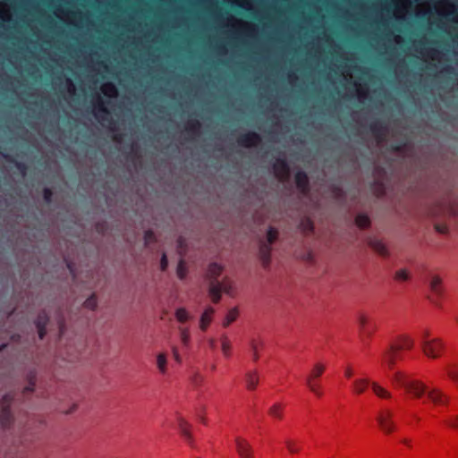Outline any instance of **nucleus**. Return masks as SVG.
Instances as JSON below:
<instances>
[{
	"label": "nucleus",
	"mask_w": 458,
	"mask_h": 458,
	"mask_svg": "<svg viewBox=\"0 0 458 458\" xmlns=\"http://www.w3.org/2000/svg\"><path fill=\"white\" fill-rule=\"evenodd\" d=\"M84 307L89 310H95L97 307V298L92 294L84 301Z\"/></svg>",
	"instance_id": "4c0bfd02"
},
{
	"label": "nucleus",
	"mask_w": 458,
	"mask_h": 458,
	"mask_svg": "<svg viewBox=\"0 0 458 458\" xmlns=\"http://www.w3.org/2000/svg\"><path fill=\"white\" fill-rule=\"evenodd\" d=\"M236 450L241 458H255L252 446L242 437L235 439Z\"/></svg>",
	"instance_id": "1a4fd4ad"
},
{
	"label": "nucleus",
	"mask_w": 458,
	"mask_h": 458,
	"mask_svg": "<svg viewBox=\"0 0 458 458\" xmlns=\"http://www.w3.org/2000/svg\"><path fill=\"white\" fill-rule=\"evenodd\" d=\"M286 447L288 451L292 454L298 453L300 451V448L296 445V444L292 440H286L285 441Z\"/></svg>",
	"instance_id": "a19ab883"
},
{
	"label": "nucleus",
	"mask_w": 458,
	"mask_h": 458,
	"mask_svg": "<svg viewBox=\"0 0 458 458\" xmlns=\"http://www.w3.org/2000/svg\"><path fill=\"white\" fill-rule=\"evenodd\" d=\"M344 375H345V377H348V378L352 377V375H353V371H352V369L350 367H347V368L345 369Z\"/></svg>",
	"instance_id": "603ef678"
},
{
	"label": "nucleus",
	"mask_w": 458,
	"mask_h": 458,
	"mask_svg": "<svg viewBox=\"0 0 458 458\" xmlns=\"http://www.w3.org/2000/svg\"><path fill=\"white\" fill-rule=\"evenodd\" d=\"M211 369H212V370H215V369H216V366H215V365H213V366L211 367Z\"/></svg>",
	"instance_id": "680f3d73"
},
{
	"label": "nucleus",
	"mask_w": 458,
	"mask_h": 458,
	"mask_svg": "<svg viewBox=\"0 0 458 458\" xmlns=\"http://www.w3.org/2000/svg\"><path fill=\"white\" fill-rule=\"evenodd\" d=\"M101 90L105 96H108V97H114L117 94V89H116L115 85L112 82L105 83L102 86Z\"/></svg>",
	"instance_id": "bb28decb"
},
{
	"label": "nucleus",
	"mask_w": 458,
	"mask_h": 458,
	"mask_svg": "<svg viewBox=\"0 0 458 458\" xmlns=\"http://www.w3.org/2000/svg\"><path fill=\"white\" fill-rule=\"evenodd\" d=\"M355 224L361 229L367 228L370 225V219L366 214H358L355 217Z\"/></svg>",
	"instance_id": "393cba45"
},
{
	"label": "nucleus",
	"mask_w": 458,
	"mask_h": 458,
	"mask_svg": "<svg viewBox=\"0 0 458 458\" xmlns=\"http://www.w3.org/2000/svg\"><path fill=\"white\" fill-rule=\"evenodd\" d=\"M441 283L442 280L438 276H433L429 282L430 290L437 297L442 295Z\"/></svg>",
	"instance_id": "6ab92c4d"
},
{
	"label": "nucleus",
	"mask_w": 458,
	"mask_h": 458,
	"mask_svg": "<svg viewBox=\"0 0 458 458\" xmlns=\"http://www.w3.org/2000/svg\"><path fill=\"white\" fill-rule=\"evenodd\" d=\"M5 347V344H3L2 346H0V352Z\"/></svg>",
	"instance_id": "bf43d9fd"
},
{
	"label": "nucleus",
	"mask_w": 458,
	"mask_h": 458,
	"mask_svg": "<svg viewBox=\"0 0 458 458\" xmlns=\"http://www.w3.org/2000/svg\"><path fill=\"white\" fill-rule=\"evenodd\" d=\"M35 381L32 377L30 378L29 385L24 387V393H31L34 391Z\"/></svg>",
	"instance_id": "de8ad7c7"
},
{
	"label": "nucleus",
	"mask_w": 458,
	"mask_h": 458,
	"mask_svg": "<svg viewBox=\"0 0 458 458\" xmlns=\"http://www.w3.org/2000/svg\"><path fill=\"white\" fill-rule=\"evenodd\" d=\"M325 369V365L322 363H316L306 378H311V380L319 379Z\"/></svg>",
	"instance_id": "412c9836"
},
{
	"label": "nucleus",
	"mask_w": 458,
	"mask_h": 458,
	"mask_svg": "<svg viewBox=\"0 0 458 458\" xmlns=\"http://www.w3.org/2000/svg\"><path fill=\"white\" fill-rule=\"evenodd\" d=\"M178 428H179V430H180L182 436L185 438V440L187 442L191 443V433L189 430V425H188L187 421L182 417L178 418Z\"/></svg>",
	"instance_id": "aec40b11"
},
{
	"label": "nucleus",
	"mask_w": 458,
	"mask_h": 458,
	"mask_svg": "<svg viewBox=\"0 0 458 458\" xmlns=\"http://www.w3.org/2000/svg\"><path fill=\"white\" fill-rule=\"evenodd\" d=\"M52 198H53V191L50 188H45L43 190V199H44V201L47 203V204H50L52 202Z\"/></svg>",
	"instance_id": "ea45409f"
},
{
	"label": "nucleus",
	"mask_w": 458,
	"mask_h": 458,
	"mask_svg": "<svg viewBox=\"0 0 458 458\" xmlns=\"http://www.w3.org/2000/svg\"><path fill=\"white\" fill-rule=\"evenodd\" d=\"M223 271L222 266L217 263H211L208 266L207 276L209 279V288L208 293L213 301V302L217 303L221 299V293L224 292L225 293H230L232 289L231 284L226 281H219L218 277L220 276Z\"/></svg>",
	"instance_id": "f03ea898"
},
{
	"label": "nucleus",
	"mask_w": 458,
	"mask_h": 458,
	"mask_svg": "<svg viewBox=\"0 0 458 458\" xmlns=\"http://www.w3.org/2000/svg\"><path fill=\"white\" fill-rule=\"evenodd\" d=\"M435 229L437 233L445 234L448 233V227L445 225H436Z\"/></svg>",
	"instance_id": "49530a36"
},
{
	"label": "nucleus",
	"mask_w": 458,
	"mask_h": 458,
	"mask_svg": "<svg viewBox=\"0 0 458 458\" xmlns=\"http://www.w3.org/2000/svg\"><path fill=\"white\" fill-rule=\"evenodd\" d=\"M221 348H222V352H223L224 355L225 357H229L230 350H231V343L225 335H223L221 336Z\"/></svg>",
	"instance_id": "2f4dec72"
},
{
	"label": "nucleus",
	"mask_w": 458,
	"mask_h": 458,
	"mask_svg": "<svg viewBox=\"0 0 458 458\" xmlns=\"http://www.w3.org/2000/svg\"><path fill=\"white\" fill-rule=\"evenodd\" d=\"M371 388L374 394L379 398L388 399L391 397L390 392L379 386L377 382H371Z\"/></svg>",
	"instance_id": "5701e85b"
},
{
	"label": "nucleus",
	"mask_w": 458,
	"mask_h": 458,
	"mask_svg": "<svg viewBox=\"0 0 458 458\" xmlns=\"http://www.w3.org/2000/svg\"><path fill=\"white\" fill-rule=\"evenodd\" d=\"M176 274H177V276L182 280L186 277L187 267H186V264L183 259L179 260L177 268H176Z\"/></svg>",
	"instance_id": "473e14b6"
},
{
	"label": "nucleus",
	"mask_w": 458,
	"mask_h": 458,
	"mask_svg": "<svg viewBox=\"0 0 458 458\" xmlns=\"http://www.w3.org/2000/svg\"><path fill=\"white\" fill-rule=\"evenodd\" d=\"M445 71H446V72H450V71H451V68H450V67H447V68L445 69Z\"/></svg>",
	"instance_id": "052dcab7"
},
{
	"label": "nucleus",
	"mask_w": 458,
	"mask_h": 458,
	"mask_svg": "<svg viewBox=\"0 0 458 458\" xmlns=\"http://www.w3.org/2000/svg\"><path fill=\"white\" fill-rule=\"evenodd\" d=\"M200 127V123L198 120H191L187 124V131L196 132Z\"/></svg>",
	"instance_id": "58836bf2"
},
{
	"label": "nucleus",
	"mask_w": 458,
	"mask_h": 458,
	"mask_svg": "<svg viewBox=\"0 0 458 458\" xmlns=\"http://www.w3.org/2000/svg\"><path fill=\"white\" fill-rule=\"evenodd\" d=\"M421 347L426 356L437 359L445 349V344L440 338L425 339L421 341Z\"/></svg>",
	"instance_id": "39448f33"
},
{
	"label": "nucleus",
	"mask_w": 458,
	"mask_h": 458,
	"mask_svg": "<svg viewBox=\"0 0 458 458\" xmlns=\"http://www.w3.org/2000/svg\"><path fill=\"white\" fill-rule=\"evenodd\" d=\"M393 418L394 412L389 409H382L377 416V421L380 428L386 434H390L395 430V424Z\"/></svg>",
	"instance_id": "423d86ee"
},
{
	"label": "nucleus",
	"mask_w": 458,
	"mask_h": 458,
	"mask_svg": "<svg viewBox=\"0 0 458 458\" xmlns=\"http://www.w3.org/2000/svg\"><path fill=\"white\" fill-rule=\"evenodd\" d=\"M4 157L9 162L13 163L15 165V167L20 171V173L22 175L26 174L27 170H28V166H27V165L25 163L20 162V161H16L14 158H13L12 157H10L8 155H4Z\"/></svg>",
	"instance_id": "cd10ccee"
},
{
	"label": "nucleus",
	"mask_w": 458,
	"mask_h": 458,
	"mask_svg": "<svg viewBox=\"0 0 458 458\" xmlns=\"http://www.w3.org/2000/svg\"><path fill=\"white\" fill-rule=\"evenodd\" d=\"M154 240H155L154 233L151 230H147L144 233L145 244L147 245Z\"/></svg>",
	"instance_id": "c03bdc74"
},
{
	"label": "nucleus",
	"mask_w": 458,
	"mask_h": 458,
	"mask_svg": "<svg viewBox=\"0 0 458 458\" xmlns=\"http://www.w3.org/2000/svg\"><path fill=\"white\" fill-rule=\"evenodd\" d=\"M437 50L432 49V50H431V56L434 58V57H435V54H437Z\"/></svg>",
	"instance_id": "13d9d810"
},
{
	"label": "nucleus",
	"mask_w": 458,
	"mask_h": 458,
	"mask_svg": "<svg viewBox=\"0 0 458 458\" xmlns=\"http://www.w3.org/2000/svg\"><path fill=\"white\" fill-rule=\"evenodd\" d=\"M238 316V310L236 308H233L228 311L225 316V318L223 322L224 327H228L231 323H233Z\"/></svg>",
	"instance_id": "7c9ffc66"
},
{
	"label": "nucleus",
	"mask_w": 458,
	"mask_h": 458,
	"mask_svg": "<svg viewBox=\"0 0 458 458\" xmlns=\"http://www.w3.org/2000/svg\"><path fill=\"white\" fill-rule=\"evenodd\" d=\"M208 345L211 349H215L216 348V340L213 339V338H210L208 340Z\"/></svg>",
	"instance_id": "864d4df0"
},
{
	"label": "nucleus",
	"mask_w": 458,
	"mask_h": 458,
	"mask_svg": "<svg viewBox=\"0 0 458 458\" xmlns=\"http://www.w3.org/2000/svg\"><path fill=\"white\" fill-rule=\"evenodd\" d=\"M167 357L164 352H160L157 356V366L160 373L165 374L166 372Z\"/></svg>",
	"instance_id": "b1692460"
},
{
	"label": "nucleus",
	"mask_w": 458,
	"mask_h": 458,
	"mask_svg": "<svg viewBox=\"0 0 458 458\" xmlns=\"http://www.w3.org/2000/svg\"><path fill=\"white\" fill-rule=\"evenodd\" d=\"M261 142V137L255 131L242 134L237 139L239 146L243 148L256 147Z\"/></svg>",
	"instance_id": "0eeeda50"
},
{
	"label": "nucleus",
	"mask_w": 458,
	"mask_h": 458,
	"mask_svg": "<svg viewBox=\"0 0 458 458\" xmlns=\"http://www.w3.org/2000/svg\"><path fill=\"white\" fill-rule=\"evenodd\" d=\"M303 225H304V229L305 230H308V231H313V223L310 220V219H307L304 223H303Z\"/></svg>",
	"instance_id": "3c124183"
},
{
	"label": "nucleus",
	"mask_w": 458,
	"mask_h": 458,
	"mask_svg": "<svg viewBox=\"0 0 458 458\" xmlns=\"http://www.w3.org/2000/svg\"><path fill=\"white\" fill-rule=\"evenodd\" d=\"M276 176L281 180H286L290 175V166L285 158H277L273 164Z\"/></svg>",
	"instance_id": "6e6552de"
},
{
	"label": "nucleus",
	"mask_w": 458,
	"mask_h": 458,
	"mask_svg": "<svg viewBox=\"0 0 458 458\" xmlns=\"http://www.w3.org/2000/svg\"><path fill=\"white\" fill-rule=\"evenodd\" d=\"M375 330H376L375 324L369 323L367 326L366 329L363 330L360 334L363 335L370 337Z\"/></svg>",
	"instance_id": "79ce46f5"
},
{
	"label": "nucleus",
	"mask_w": 458,
	"mask_h": 458,
	"mask_svg": "<svg viewBox=\"0 0 458 458\" xmlns=\"http://www.w3.org/2000/svg\"><path fill=\"white\" fill-rule=\"evenodd\" d=\"M446 424L454 428H458V415L454 417L452 420L446 421Z\"/></svg>",
	"instance_id": "8fccbe9b"
},
{
	"label": "nucleus",
	"mask_w": 458,
	"mask_h": 458,
	"mask_svg": "<svg viewBox=\"0 0 458 458\" xmlns=\"http://www.w3.org/2000/svg\"><path fill=\"white\" fill-rule=\"evenodd\" d=\"M394 279L397 281H407L409 279V273L406 269H400L395 272Z\"/></svg>",
	"instance_id": "e433bc0d"
},
{
	"label": "nucleus",
	"mask_w": 458,
	"mask_h": 458,
	"mask_svg": "<svg viewBox=\"0 0 458 458\" xmlns=\"http://www.w3.org/2000/svg\"><path fill=\"white\" fill-rule=\"evenodd\" d=\"M422 337H423V338H422V341H423V340H425V339H429V338H428V337H429V332H428V330H425V331L423 332V335H422Z\"/></svg>",
	"instance_id": "6e6d98bb"
},
{
	"label": "nucleus",
	"mask_w": 458,
	"mask_h": 458,
	"mask_svg": "<svg viewBox=\"0 0 458 458\" xmlns=\"http://www.w3.org/2000/svg\"><path fill=\"white\" fill-rule=\"evenodd\" d=\"M171 350H172V353H173V357H174V360L177 363H182V359L179 353L178 347L175 345H172Z\"/></svg>",
	"instance_id": "37998d69"
},
{
	"label": "nucleus",
	"mask_w": 458,
	"mask_h": 458,
	"mask_svg": "<svg viewBox=\"0 0 458 458\" xmlns=\"http://www.w3.org/2000/svg\"><path fill=\"white\" fill-rule=\"evenodd\" d=\"M413 347V341L407 336H400L396 344H392L384 352V361L389 369L395 364V360L399 358L398 352L403 349L410 350Z\"/></svg>",
	"instance_id": "7ed1b4c3"
},
{
	"label": "nucleus",
	"mask_w": 458,
	"mask_h": 458,
	"mask_svg": "<svg viewBox=\"0 0 458 458\" xmlns=\"http://www.w3.org/2000/svg\"><path fill=\"white\" fill-rule=\"evenodd\" d=\"M271 245L266 243L264 241L260 242L259 247V256L262 262V265L267 267L270 264L271 260Z\"/></svg>",
	"instance_id": "9b49d317"
},
{
	"label": "nucleus",
	"mask_w": 458,
	"mask_h": 458,
	"mask_svg": "<svg viewBox=\"0 0 458 458\" xmlns=\"http://www.w3.org/2000/svg\"><path fill=\"white\" fill-rule=\"evenodd\" d=\"M95 108L97 112L95 113V116L98 120H106V115L109 114L107 108L105 106V103L102 98L98 95L97 101L95 103Z\"/></svg>",
	"instance_id": "2eb2a0df"
},
{
	"label": "nucleus",
	"mask_w": 458,
	"mask_h": 458,
	"mask_svg": "<svg viewBox=\"0 0 458 458\" xmlns=\"http://www.w3.org/2000/svg\"><path fill=\"white\" fill-rule=\"evenodd\" d=\"M369 130L375 136L379 137L384 133L385 127L380 122L375 121L369 124Z\"/></svg>",
	"instance_id": "c85d7f7f"
},
{
	"label": "nucleus",
	"mask_w": 458,
	"mask_h": 458,
	"mask_svg": "<svg viewBox=\"0 0 458 458\" xmlns=\"http://www.w3.org/2000/svg\"><path fill=\"white\" fill-rule=\"evenodd\" d=\"M278 238V231L273 226H269L267 232L266 243L272 245Z\"/></svg>",
	"instance_id": "c756f323"
},
{
	"label": "nucleus",
	"mask_w": 458,
	"mask_h": 458,
	"mask_svg": "<svg viewBox=\"0 0 458 458\" xmlns=\"http://www.w3.org/2000/svg\"><path fill=\"white\" fill-rule=\"evenodd\" d=\"M168 267V260L166 255L163 253L160 260V268L162 271H165Z\"/></svg>",
	"instance_id": "a18cd8bd"
},
{
	"label": "nucleus",
	"mask_w": 458,
	"mask_h": 458,
	"mask_svg": "<svg viewBox=\"0 0 458 458\" xmlns=\"http://www.w3.org/2000/svg\"><path fill=\"white\" fill-rule=\"evenodd\" d=\"M250 352L251 354V358L253 361H257L259 359V351L263 349L265 344L261 339H250Z\"/></svg>",
	"instance_id": "4468645a"
},
{
	"label": "nucleus",
	"mask_w": 458,
	"mask_h": 458,
	"mask_svg": "<svg viewBox=\"0 0 458 458\" xmlns=\"http://www.w3.org/2000/svg\"><path fill=\"white\" fill-rule=\"evenodd\" d=\"M49 317L45 310H42L38 313L35 325L38 329V334L39 339H43L47 334V325L48 324Z\"/></svg>",
	"instance_id": "9d476101"
},
{
	"label": "nucleus",
	"mask_w": 458,
	"mask_h": 458,
	"mask_svg": "<svg viewBox=\"0 0 458 458\" xmlns=\"http://www.w3.org/2000/svg\"><path fill=\"white\" fill-rule=\"evenodd\" d=\"M449 377L454 382H458V369H453L448 371Z\"/></svg>",
	"instance_id": "09e8293b"
},
{
	"label": "nucleus",
	"mask_w": 458,
	"mask_h": 458,
	"mask_svg": "<svg viewBox=\"0 0 458 458\" xmlns=\"http://www.w3.org/2000/svg\"><path fill=\"white\" fill-rule=\"evenodd\" d=\"M369 318L363 315V314H360L359 317H358V324H359V327H360V333L366 329L367 326L369 324Z\"/></svg>",
	"instance_id": "c9c22d12"
},
{
	"label": "nucleus",
	"mask_w": 458,
	"mask_h": 458,
	"mask_svg": "<svg viewBox=\"0 0 458 458\" xmlns=\"http://www.w3.org/2000/svg\"><path fill=\"white\" fill-rule=\"evenodd\" d=\"M371 386V382L368 378H359L353 381L352 389L357 394H362L368 386Z\"/></svg>",
	"instance_id": "a211bd4d"
},
{
	"label": "nucleus",
	"mask_w": 458,
	"mask_h": 458,
	"mask_svg": "<svg viewBox=\"0 0 458 458\" xmlns=\"http://www.w3.org/2000/svg\"><path fill=\"white\" fill-rule=\"evenodd\" d=\"M66 81H67L68 85L70 86V91H74L75 88H74L72 81L70 79H67Z\"/></svg>",
	"instance_id": "5fc2aeb1"
},
{
	"label": "nucleus",
	"mask_w": 458,
	"mask_h": 458,
	"mask_svg": "<svg viewBox=\"0 0 458 458\" xmlns=\"http://www.w3.org/2000/svg\"><path fill=\"white\" fill-rule=\"evenodd\" d=\"M392 380L397 386L403 387L407 393L415 398L426 395L428 400L435 405L446 404L448 396L438 388H428L423 382L411 378L403 372L397 371L393 375Z\"/></svg>",
	"instance_id": "f257e3e1"
},
{
	"label": "nucleus",
	"mask_w": 458,
	"mask_h": 458,
	"mask_svg": "<svg viewBox=\"0 0 458 458\" xmlns=\"http://www.w3.org/2000/svg\"><path fill=\"white\" fill-rule=\"evenodd\" d=\"M305 384L316 396L321 397L323 395L319 379L311 380V378H305Z\"/></svg>",
	"instance_id": "f3484780"
},
{
	"label": "nucleus",
	"mask_w": 458,
	"mask_h": 458,
	"mask_svg": "<svg viewBox=\"0 0 458 458\" xmlns=\"http://www.w3.org/2000/svg\"><path fill=\"white\" fill-rule=\"evenodd\" d=\"M180 339L184 347H188L190 344V332L186 327L180 328Z\"/></svg>",
	"instance_id": "72a5a7b5"
},
{
	"label": "nucleus",
	"mask_w": 458,
	"mask_h": 458,
	"mask_svg": "<svg viewBox=\"0 0 458 458\" xmlns=\"http://www.w3.org/2000/svg\"><path fill=\"white\" fill-rule=\"evenodd\" d=\"M402 442L408 446L411 445V441L409 439L404 438L402 440Z\"/></svg>",
	"instance_id": "4d7b16f0"
},
{
	"label": "nucleus",
	"mask_w": 458,
	"mask_h": 458,
	"mask_svg": "<svg viewBox=\"0 0 458 458\" xmlns=\"http://www.w3.org/2000/svg\"><path fill=\"white\" fill-rule=\"evenodd\" d=\"M296 187L302 192L309 191L310 182L307 174L304 171H298L295 174Z\"/></svg>",
	"instance_id": "ddd939ff"
},
{
	"label": "nucleus",
	"mask_w": 458,
	"mask_h": 458,
	"mask_svg": "<svg viewBox=\"0 0 458 458\" xmlns=\"http://www.w3.org/2000/svg\"><path fill=\"white\" fill-rule=\"evenodd\" d=\"M246 385L249 390H253L259 384V376L257 371L248 372L245 376Z\"/></svg>",
	"instance_id": "4be33fe9"
},
{
	"label": "nucleus",
	"mask_w": 458,
	"mask_h": 458,
	"mask_svg": "<svg viewBox=\"0 0 458 458\" xmlns=\"http://www.w3.org/2000/svg\"><path fill=\"white\" fill-rule=\"evenodd\" d=\"M215 310L212 307H208L204 312L202 313L199 320V327L201 330H207L209 323L212 319V315L214 314Z\"/></svg>",
	"instance_id": "dca6fc26"
},
{
	"label": "nucleus",
	"mask_w": 458,
	"mask_h": 458,
	"mask_svg": "<svg viewBox=\"0 0 458 458\" xmlns=\"http://www.w3.org/2000/svg\"><path fill=\"white\" fill-rule=\"evenodd\" d=\"M14 399V394H5L0 402V423L3 428H8L13 421V415L11 411V405Z\"/></svg>",
	"instance_id": "20e7f679"
},
{
	"label": "nucleus",
	"mask_w": 458,
	"mask_h": 458,
	"mask_svg": "<svg viewBox=\"0 0 458 458\" xmlns=\"http://www.w3.org/2000/svg\"><path fill=\"white\" fill-rule=\"evenodd\" d=\"M283 405L280 403H275L268 410V414L276 419L283 418Z\"/></svg>",
	"instance_id": "a878e982"
},
{
	"label": "nucleus",
	"mask_w": 458,
	"mask_h": 458,
	"mask_svg": "<svg viewBox=\"0 0 458 458\" xmlns=\"http://www.w3.org/2000/svg\"><path fill=\"white\" fill-rule=\"evenodd\" d=\"M368 245L380 256L387 257L389 254L386 244L377 237H369Z\"/></svg>",
	"instance_id": "f8f14e48"
},
{
	"label": "nucleus",
	"mask_w": 458,
	"mask_h": 458,
	"mask_svg": "<svg viewBox=\"0 0 458 458\" xmlns=\"http://www.w3.org/2000/svg\"><path fill=\"white\" fill-rule=\"evenodd\" d=\"M175 317L177 320L181 323H184L188 320L189 315L185 309L180 308L176 310Z\"/></svg>",
	"instance_id": "f704fd0d"
}]
</instances>
